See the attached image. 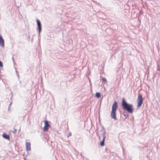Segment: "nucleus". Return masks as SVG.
I'll return each mask as SVG.
<instances>
[{"instance_id": "nucleus-9", "label": "nucleus", "mask_w": 160, "mask_h": 160, "mask_svg": "<svg viewBox=\"0 0 160 160\" xmlns=\"http://www.w3.org/2000/svg\"><path fill=\"white\" fill-rule=\"evenodd\" d=\"M105 136L104 135H103V138L101 142L100 143V145L101 146H103L104 145V141L105 139Z\"/></svg>"}, {"instance_id": "nucleus-11", "label": "nucleus", "mask_w": 160, "mask_h": 160, "mask_svg": "<svg viewBox=\"0 0 160 160\" xmlns=\"http://www.w3.org/2000/svg\"><path fill=\"white\" fill-rule=\"evenodd\" d=\"M17 132V130L15 128H14L13 129V130L12 131V132L14 133H16Z\"/></svg>"}, {"instance_id": "nucleus-8", "label": "nucleus", "mask_w": 160, "mask_h": 160, "mask_svg": "<svg viewBox=\"0 0 160 160\" xmlns=\"http://www.w3.org/2000/svg\"><path fill=\"white\" fill-rule=\"evenodd\" d=\"M37 22L38 30H41V26L40 21L38 19H37Z\"/></svg>"}, {"instance_id": "nucleus-3", "label": "nucleus", "mask_w": 160, "mask_h": 160, "mask_svg": "<svg viewBox=\"0 0 160 160\" xmlns=\"http://www.w3.org/2000/svg\"><path fill=\"white\" fill-rule=\"evenodd\" d=\"M143 99L142 95L140 93L138 94V105L139 107L141 106L143 103Z\"/></svg>"}, {"instance_id": "nucleus-10", "label": "nucleus", "mask_w": 160, "mask_h": 160, "mask_svg": "<svg viewBox=\"0 0 160 160\" xmlns=\"http://www.w3.org/2000/svg\"><path fill=\"white\" fill-rule=\"evenodd\" d=\"M95 96L98 98H99L100 97V94L99 92H97L95 94Z\"/></svg>"}, {"instance_id": "nucleus-6", "label": "nucleus", "mask_w": 160, "mask_h": 160, "mask_svg": "<svg viewBox=\"0 0 160 160\" xmlns=\"http://www.w3.org/2000/svg\"><path fill=\"white\" fill-rule=\"evenodd\" d=\"M26 149L27 151H29L31 149V144L29 142H26Z\"/></svg>"}, {"instance_id": "nucleus-7", "label": "nucleus", "mask_w": 160, "mask_h": 160, "mask_svg": "<svg viewBox=\"0 0 160 160\" xmlns=\"http://www.w3.org/2000/svg\"><path fill=\"white\" fill-rule=\"evenodd\" d=\"M0 45L2 47L4 46V41L2 37L0 35Z\"/></svg>"}, {"instance_id": "nucleus-4", "label": "nucleus", "mask_w": 160, "mask_h": 160, "mask_svg": "<svg viewBox=\"0 0 160 160\" xmlns=\"http://www.w3.org/2000/svg\"><path fill=\"white\" fill-rule=\"evenodd\" d=\"M45 125L43 128V131H47L48 128L50 127V125L48 124V121L47 120L44 121Z\"/></svg>"}, {"instance_id": "nucleus-5", "label": "nucleus", "mask_w": 160, "mask_h": 160, "mask_svg": "<svg viewBox=\"0 0 160 160\" xmlns=\"http://www.w3.org/2000/svg\"><path fill=\"white\" fill-rule=\"evenodd\" d=\"M2 137L5 139H7L8 140H10V136L8 135L5 133H4L2 135Z\"/></svg>"}, {"instance_id": "nucleus-12", "label": "nucleus", "mask_w": 160, "mask_h": 160, "mask_svg": "<svg viewBox=\"0 0 160 160\" xmlns=\"http://www.w3.org/2000/svg\"><path fill=\"white\" fill-rule=\"evenodd\" d=\"M2 66H3V65H2V62L0 61V66L2 67Z\"/></svg>"}, {"instance_id": "nucleus-1", "label": "nucleus", "mask_w": 160, "mask_h": 160, "mask_svg": "<svg viewBox=\"0 0 160 160\" xmlns=\"http://www.w3.org/2000/svg\"><path fill=\"white\" fill-rule=\"evenodd\" d=\"M122 106L123 109L129 113H132L133 111V106L132 104H128L124 98L122 99Z\"/></svg>"}, {"instance_id": "nucleus-13", "label": "nucleus", "mask_w": 160, "mask_h": 160, "mask_svg": "<svg viewBox=\"0 0 160 160\" xmlns=\"http://www.w3.org/2000/svg\"><path fill=\"white\" fill-rule=\"evenodd\" d=\"M103 81L104 82H106V80L105 78H103L102 79Z\"/></svg>"}, {"instance_id": "nucleus-14", "label": "nucleus", "mask_w": 160, "mask_h": 160, "mask_svg": "<svg viewBox=\"0 0 160 160\" xmlns=\"http://www.w3.org/2000/svg\"><path fill=\"white\" fill-rule=\"evenodd\" d=\"M12 104V103H11L10 104V105H11Z\"/></svg>"}, {"instance_id": "nucleus-2", "label": "nucleus", "mask_w": 160, "mask_h": 160, "mask_svg": "<svg viewBox=\"0 0 160 160\" xmlns=\"http://www.w3.org/2000/svg\"><path fill=\"white\" fill-rule=\"evenodd\" d=\"M118 108V103L116 102H115L113 103L112 108V111L111 116L112 118L116 120L117 119L116 111Z\"/></svg>"}]
</instances>
